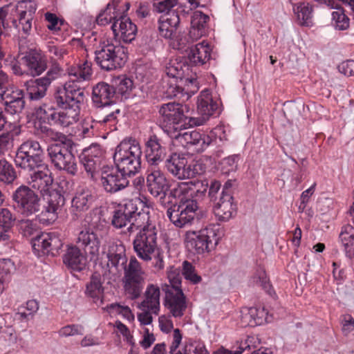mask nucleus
I'll return each instance as SVG.
<instances>
[{
  "label": "nucleus",
  "instance_id": "f257e3e1",
  "mask_svg": "<svg viewBox=\"0 0 354 354\" xmlns=\"http://www.w3.org/2000/svg\"><path fill=\"white\" fill-rule=\"evenodd\" d=\"M68 75L70 80L63 87H58L53 96L54 103L62 110L57 111L53 106L46 103L35 106L32 115L36 120L47 122L50 126L59 125L64 127L79 120L80 106L84 100L85 95L84 89L78 86L77 82L91 78V66L86 62L81 66L71 68Z\"/></svg>",
  "mask_w": 354,
  "mask_h": 354
},
{
  "label": "nucleus",
  "instance_id": "f03ea898",
  "mask_svg": "<svg viewBox=\"0 0 354 354\" xmlns=\"http://www.w3.org/2000/svg\"><path fill=\"white\" fill-rule=\"evenodd\" d=\"M110 273L120 274L124 272L123 284L126 295L131 300L138 299L145 283V272L136 257L128 262L125 245L120 241H110L105 252Z\"/></svg>",
  "mask_w": 354,
  "mask_h": 354
},
{
  "label": "nucleus",
  "instance_id": "7ed1b4c3",
  "mask_svg": "<svg viewBox=\"0 0 354 354\" xmlns=\"http://www.w3.org/2000/svg\"><path fill=\"white\" fill-rule=\"evenodd\" d=\"M185 189V185L181 183L170 191L169 195L178 199L168 207L166 213L169 221L179 228L190 225L198 209L196 200L183 194Z\"/></svg>",
  "mask_w": 354,
  "mask_h": 354
},
{
  "label": "nucleus",
  "instance_id": "20e7f679",
  "mask_svg": "<svg viewBox=\"0 0 354 354\" xmlns=\"http://www.w3.org/2000/svg\"><path fill=\"white\" fill-rule=\"evenodd\" d=\"M133 225L137 227L136 230H139L133 241V250L140 259L149 261L151 260V255L158 246L156 223L150 215L146 217L145 214H142L138 216Z\"/></svg>",
  "mask_w": 354,
  "mask_h": 354
},
{
  "label": "nucleus",
  "instance_id": "39448f33",
  "mask_svg": "<svg viewBox=\"0 0 354 354\" xmlns=\"http://www.w3.org/2000/svg\"><path fill=\"white\" fill-rule=\"evenodd\" d=\"M142 148L136 139L122 141L115 148L114 164L118 171L128 177L133 176L141 170Z\"/></svg>",
  "mask_w": 354,
  "mask_h": 354
},
{
  "label": "nucleus",
  "instance_id": "423d86ee",
  "mask_svg": "<svg viewBox=\"0 0 354 354\" xmlns=\"http://www.w3.org/2000/svg\"><path fill=\"white\" fill-rule=\"evenodd\" d=\"M188 112L186 106L176 102L162 104L159 108V122L161 129L171 138V135L187 129L193 124L197 125L195 119L186 115Z\"/></svg>",
  "mask_w": 354,
  "mask_h": 354
},
{
  "label": "nucleus",
  "instance_id": "0eeeda50",
  "mask_svg": "<svg viewBox=\"0 0 354 354\" xmlns=\"http://www.w3.org/2000/svg\"><path fill=\"white\" fill-rule=\"evenodd\" d=\"M94 54V62L105 71L121 68L128 59L127 48L118 42L101 41Z\"/></svg>",
  "mask_w": 354,
  "mask_h": 354
},
{
  "label": "nucleus",
  "instance_id": "6e6552de",
  "mask_svg": "<svg viewBox=\"0 0 354 354\" xmlns=\"http://www.w3.org/2000/svg\"><path fill=\"white\" fill-rule=\"evenodd\" d=\"M21 66H14V74L23 77H38L48 69V59L44 53L37 48L20 50L17 55Z\"/></svg>",
  "mask_w": 354,
  "mask_h": 354
},
{
  "label": "nucleus",
  "instance_id": "1a4fd4ad",
  "mask_svg": "<svg viewBox=\"0 0 354 354\" xmlns=\"http://www.w3.org/2000/svg\"><path fill=\"white\" fill-rule=\"evenodd\" d=\"M142 214L146 217L150 215L149 207L145 208L143 203L140 199L129 200L124 205H119L113 212L111 224L118 229L125 227L130 223L127 230L129 233L134 232L137 227L133 226L136 220Z\"/></svg>",
  "mask_w": 354,
  "mask_h": 354
},
{
  "label": "nucleus",
  "instance_id": "9d476101",
  "mask_svg": "<svg viewBox=\"0 0 354 354\" xmlns=\"http://www.w3.org/2000/svg\"><path fill=\"white\" fill-rule=\"evenodd\" d=\"M14 209L23 217L36 215L41 210V196L28 185L22 184L11 194Z\"/></svg>",
  "mask_w": 354,
  "mask_h": 354
},
{
  "label": "nucleus",
  "instance_id": "9b49d317",
  "mask_svg": "<svg viewBox=\"0 0 354 354\" xmlns=\"http://www.w3.org/2000/svg\"><path fill=\"white\" fill-rule=\"evenodd\" d=\"M14 162L21 170L41 165L46 162L44 149L38 141L27 140L17 148Z\"/></svg>",
  "mask_w": 354,
  "mask_h": 354
},
{
  "label": "nucleus",
  "instance_id": "f8f14e48",
  "mask_svg": "<svg viewBox=\"0 0 354 354\" xmlns=\"http://www.w3.org/2000/svg\"><path fill=\"white\" fill-rule=\"evenodd\" d=\"M71 148V145H67L64 141L50 145L47 151L51 163L57 170L75 176L77 173V165Z\"/></svg>",
  "mask_w": 354,
  "mask_h": 354
},
{
  "label": "nucleus",
  "instance_id": "ddd939ff",
  "mask_svg": "<svg viewBox=\"0 0 354 354\" xmlns=\"http://www.w3.org/2000/svg\"><path fill=\"white\" fill-rule=\"evenodd\" d=\"M165 165L171 174L180 180L193 178L196 174L204 171L201 164L189 165L187 159L183 154L177 153H171L166 159Z\"/></svg>",
  "mask_w": 354,
  "mask_h": 354
},
{
  "label": "nucleus",
  "instance_id": "4468645a",
  "mask_svg": "<svg viewBox=\"0 0 354 354\" xmlns=\"http://www.w3.org/2000/svg\"><path fill=\"white\" fill-rule=\"evenodd\" d=\"M104 154L105 151L100 144L92 143L84 148L79 156L81 165L93 181L97 180V174L104 160Z\"/></svg>",
  "mask_w": 354,
  "mask_h": 354
},
{
  "label": "nucleus",
  "instance_id": "2eb2a0df",
  "mask_svg": "<svg viewBox=\"0 0 354 354\" xmlns=\"http://www.w3.org/2000/svg\"><path fill=\"white\" fill-rule=\"evenodd\" d=\"M212 228H204L198 232L188 231L185 234V243L187 249L192 253L203 254L213 248V240L216 241Z\"/></svg>",
  "mask_w": 354,
  "mask_h": 354
},
{
  "label": "nucleus",
  "instance_id": "dca6fc26",
  "mask_svg": "<svg viewBox=\"0 0 354 354\" xmlns=\"http://www.w3.org/2000/svg\"><path fill=\"white\" fill-rule=\"evenodd\" d=\"M23 171L28 172L26 185L41 194H46L53 183V173L49 165L45 162L35 167H30Z\"/></svg>",
  "mask_w": 354,
  "mask_h": 354
},
{
  "label": "nucleus",
  "instance_id": "f3484780",
  "mask_svg": "<svg viewBox=\"0 0 354 354\" xmlns=\"http://www.w3.org/2000/svg\"><path fill=\"white\" fill-rule=\"evenodd\" d=\"M33 252L38 257L44 255L57 256L63 246V242L55 232L41 233L32 239Z\"/></svg>",
  "mask_w": 354,
  "mask_h": 354
},
{
  "label": "nucleus",
  "instance_id": "a211bd4d",
  "mask_svg": "<svg viewBox=\"0 0 354 354\" xmlns=\"http://www.w3.org/2000/svg\"><path fill=\"white\" fill-rule=\"evenodd\" d=\"M127 176L120 174L113 167L103 166L101 169L100 183L104 191L115 194L125 189L129 185Z\"/></svg>",
  "mask_w": 354,
  "mask_h": 354
},
{
  "label": "nucleus",
  "instance_id": "6ab92c4d",
  "mask_svg": "<svg viewBox=\"0 0 354 354\" xmlns=\"http://www.w3.org/2000/svg\"><path fill=\"white\" fill-rule=\"evenodd\" d=\"M171 138L184 148L192 149L197 153L204 151L212 142V138L209 136L196 130L183 133L179 131L176 134L171 135Z\"/></svg>",
  "mask_w": 354,
  "mask_h": 354
},
{
  "label": "nucleus",
  "instance_id": "aec40b11",
  "mask_svg": "<svg viewBox=\"0 0 354 354\" xmlns=\"http://www.w3.org/2000/svg\"><path fill=\"white\" fill-rule=\"evenodd\" d=\"M165 292L164 304L174 317H181L184 315L187 308V299L182 289L168 287L167 283L161 286Z\"/></svg>",
  "mask_w": 354,
  "mask_h": 354
},
{
  "label": "nucleus",
  "instance_id": "412c9836",
  "mask_svg": "<svg viewBox=\"0 0 354 354\" xmlns=\"http://www.w3.org/2000/svg\"><path fill=\"white\" fill-rule=\"evenodd\" d=\"M0 102L7 113L19 114L25 107L24 91L15 86L6 87L0 93Z\"/></svg>",
  "mask_w": 354,
  "mask_h": 354
},
{
  "label": "nucleus",
  "instance_id": "4be33fe9",
  "mask_svg": "<svg viewBox=\"0 0 354 354\" xmlns=\"http://www.w3.org/2000/svg\"><path fill=\"white\" fill-rule=\"evenodd\" d=\"M62 71L61 66L57 62H53L46 75L35 80L36 89L29 92L30 99L39 100L43 98L46 95L47 89L51 83L61 77Z\"/></svg>",
  "mask_w": 354,
  "mask_h": 354
},
{
  "label": "nucleus",
  "instance_id": "5701e85b",
  "mask_svg": "<svg viewBox=\"0 0 354 354\" xmlns=\"http://www.w3.org/2000/svg\"><path fill=\"white\" fill-rule=\"evenodd\" d=\"M146 185L148 192L154 197L163 199L169 190V181L165 175L156 167H149L147 171Z\"/></svg>",
  "mask_w": 354,
  "mask_h": 354
},
{
  "label": "nucleus",
  "instance_id": "b1692460",
  "mask_svg": "<svg viewBox=\"0 0 354 354\" xmlns=\"http://www.w3.org/2000/svg\"><path fill=\"white\" fill-rule=\"evenodd\" d=\"M118 95L114 86L105 82H100L93 86L91 100L97 108H102L115 104Z\"/></svg>",
  "mask_w": 354,
  "mask_h": 354
},
{
  "label": "nucleus",
  "instance_id": "393cba45",
  "mask_svg": "<svg viewBox=\"0 0 354 354\" xmlns=\"http://www.w3.org/2000/svg\"><path fill=\"white\" fill-rule=\"evenodd\" d=\"M95 201V196L86 187H79L71 199L70 213L73 221L77 220L90 209Z\"/></svg>",
  "mask_w": 354,
  "mask_h": 354
},
{
  "label": "nucleus",
  "instance_id": "a878e982",
  "mask_svg": "<svg viewBox=\"0 0 354 354\" xmlns=\"http://www.w3.org/2000/svg\"><path fill=\"white\" fill-rule=\"evenodd\" d=\"M145 158L149 167H156L162 162L167 154L162 140L156 134H151L145 143Z\"/></svg>",
  "mask_w": 354,
  "mask_h": 354
},
{
  "label": "nucleus",
  "instance_id": "bb28decb",
  "mask_svg": "<svg viewBox=\"0 0 354 354\" xmlns=\"http://www.w3.org/2000/svg\"><path fill=\"white\" fill-rule=\"evenodd\" d=\"M131 4L123 0H111L97 17L96 22L100 26L111 24L113 19H118L129 10Z\"/></svg>",
  "mask_w": 354,
  "mask_h": 354
},
{
  "label": "nucleus",
  "instance_id": "cd10ccee",
  "mask_svg": "<svg viewBox=\"0 0 354 354\" xmlns=\"http://www.w3.org/2000/svg\"><path fill=\"white\" fill-rule=\"evenodd\" d=\"M268 322V312L264 307H244L241 310L240 322L243 327H254Z\"/></svg>",
  "mask_w": 354,
  "mask_h": 354
},
{
  "label": "nucleus",
  "instance_id": "c85d7f7f",
  "mask_svg": "<svg viewBox=\"0 0 354 354\" xmlns=\"http://www.w3.org/2000/svg\"><path fill=\"white\" fill-rule=\"evenodd\" d=\"M64 204L65 198L59 192L51 193L49 195L47 205L39 216L40 222L46 225L53 223Z\"/></svg>",
  "mask_w": 354,
  "mask_h": 354
},
{
  "label": "nucleus",
  "instance_id": "c756f323",
  "mask_svg": "<svg viewBox=\"0 0 354 354\" xmlns=\"http://www.w3.org/2000/svg\"><path fill=\"white\" fill-rule=\"evenodd\" d=\"M213 212L220 222H227L233 218L237 212V205L233 196L224 194L220 196L219 200L212 205Z\"/></svg>",
  "mask_w": 354,
  "mask_h": 354
},
{
  "label": "nucleus",
  "instance_id": "7c9ffc66",
  "mask_svg": "<svg viewBox=\"0 0 354 354\" xmlns=\"http://www.w3.org/2000/svg\"><path fill=\"white\" fill-rule=\"evenodd\" d=\"M111 28L115 36H120L124 43H130L135 39L137 26L127 15H123L112 21Z\"/></svg>",
  "mask_w": 354,
  "mask_h": 354
},
{
  "label": "nucleus",
  "instance_id": "2f4dec72",
  "mask_svg": "<svg viewBox=\"0 0 354 354\" xmlns=\"http://www.w3.org/2000/svg\"><path fill=\"white\" fill-rule=\"evenodd\" d=\"M101 241L97 234L90 230L81 231L76 239V245L84 250L85 254L96 257L99 254Z\"/></svg>",
  "mask_w": 354,
  "mask_h": 354
},
{
  "label": "nucleus",
  "instance_id": "473e14b6",
  "mask_svg": "<svg viewBox=\"0 0 354 354\" xmlns=\"http://www.w3.org/2000/svg\"><path fill=\"white\" fill-rule=\"evenodd\" d=\"M85 253L77 245L68 246L63 256V263L66 266L76 272H81L86 268L87 258Z\"/></svg>",
  "mask_w": 354,
  "mask_h": 354
},
{
  "label": "nucleus",
  "instance_id": "72a5a7b5",
  "mask_svg": "<svg viewBox=\"0 0 354 354\" xmlns=\"http://www.w3.org/2000/svg\"><path fill=\"white\" fill-rule=\"evenodd\" d=\"M180 24V17L176 12L160 16L158 19V31L161 37L171 39Z\"/></svg>",
  "mask_w": 354,
  "mask_h": 354
},
{
  "label": "nucleus",
  "instance_id": "f704fd0d",
  "mask_svg": "<svg viewBox=\"0 0 354 354\" xmlns=\"http://www.w3.org/2000/svg\"><path fill=\"white\" fill-rule=\"evenodd\" d=\"M15 221L16 216L9 209L0 208V243L6 244L10 241Z\"/></svg>",
  "mask_w": 354,
  "mask_h": 354
},
{
  "label": "nucleus",
  "instance_id": "c9c22d12",
  "mask_svg": "<svg viewBox=\"0 0 354 354\" xmlns=\"http://www.w3.org/2000/svg\"><path fill=\"white\" fill-rule=\"evenodd\" d=\"M218 105L214 101L209 91H203L198 97L197 111L203 120H207L211 115L217 113Z\"/></svg>",
  "mask_w": 354,
  "mask_h": 354
},
{
  "label": "nucleus",
  "instance_id": "e433bc0d",
  "mask_svg": "<svg viewBox=\"0 0 354 354\" xmlns=\"http://www.w3.org/2000/svg\"><path fill=\"white\" fill-rule=\"evenodd\" d=\"M160 288L157 285L149 284L145 292V299L139 307L141 310H151L156 315L160 309Z\"/></svg>",
  "mask_w": 354,
  "mask_h": 354
},
{
  "label": "nucleus",
  "instance_id": "4c0bfd02",
  "mask_svg": "<svg viewBox=\"0 0 354 354\" xmlns=\"http://www.w3.org/2000/svg\"><path fill=\"white\" fill-rule=\"evenodd\" d=\"M104 277L98 272H93L90 277L89 281L86 284L85 294L97 302L103 297L104 288Z\"/></svg>",
  "mask_w": 354,
  "mask_h": 354
},
{
  "label": "nucleus",
  "instance_id": "58836bf2",
  "mask_svg": "<svg viewBox=\"0 0 354 354\" xmlns=\"http://www.w3.org/2000/svg\"><path fill=\"white\" fill-rule=\"evenodd\" d=\"M211 51L210 46L203 41L191 47L188 57L195 65H203L210 59Z\"/></svg>",
  "mask_w": 354,
  "mask_h": 354
},
{
  "label": "nucleus",
  "instance_id": "ea45409f",
  "mask_svg": "<svg viewBox=\"0 0 354 354\" xmlns=\"http://www.w3.org/2000/svg\"><path fill=\"white\" fill-rule=\"evenodd\" d=\"M299 24L310 26L313 24V7L308 3L302 2L295 4L292 8Z\"/></svg>",
  "mask_w": 354,
  "mask_h": 354
},
{
  "label": "nucleus",
  "instance_id": "a19ab883",
  "mask_svg": "<svg viewBox=\"0 0 354 354\" xmlns=\"http://www.w3.org/2000/svg\"><path fill=\"white\" fill-rule=\"evenodd\" d=\"M34 129L37 135L49 138L53 140L64 142L66 141L67 136L62 133L55 131L50 127L47 122H43L41 120H36L34 122Z\"/></svg>",
  "mask_w": 354,
  "mask_h": 354
},
{
  "label": "nucleus",
  "instance_id": "79ce46f5",
  "mask_svg": "<svg viewBox=\"0 0 354 354\" xmlns=\"http://www.w3.org/2000/svg\"><path fill=\"white\" fill-rule=\"evenodd\" d=\"M179 81L170 79L168 77H162L161 80V91L165 97L173 98L183 96L182 86Z\"/></svg>",
  "mask_w": 354,
  "mask_h": 354
},
{
  "label": "nucleus",
  "instance_id": "37998d69",
  "mask_svg": "<svg viewBox=\"0 0 354 354\" xmlns=\"http://www.w3.org/2000/svg\"><path fill=\"white\" fill-rule=\"evenodd\" d=\"M209 20V17L204 14L201 11H196L192 16L191 21L192 29L190 34H196L197 32V37H200L205 32V28Z\"/></svg>",
  "mask_w": 354,
  "mask_h": 354
},
{
  "label": "nucleus",
  "instance_id": "c03bdc74",
  "mask_svg": "<svg viewBox=\"0 0 354 354\" xmlns=\"http://www.w3.org/2000/svg\"><path fill=\"white\" fill-rule=\"evenodd\" d=\"M252 281L260 286L270 297H274L276 296V292L264 269L259 268L256 270L252 277Z\"/></svg>",
  "mask_w": 354,
  "mask_h": 354
},
{
  "label": "nucleus",
  "instance_id": "a18cd8bd",
  "mask_svg": "<svg viewBox=\"0 0 354 354\" xmlns=\"http://www.w3.org/2000/svg\"><path fill=\"white\" fill-rule=\"evenodd\" d=\"M17 178L14 166L6 158L0 159V182L10 185Z\"/></svg>",
  "mask_w": 354,
  "mask_h": 354
},
{
  "label": "nucleus",
  "instance_id": "49530a36",
  "mask_svg": "<svg viewBox=\"0 0 354 354\" xmlns=\"http://www.w3.org/2000/svg\"><path fill=\"white\" fill-rule=\"evenodd\" d=\"M17 13L18 19H13L12 24L16 28H19V25H21L22 31L25 34H29L32 28V17L28 15L27 10H15Z\"/></svg>",
  "mask_w": 354,
  "mask_h": 354
},
{
  "label": "nucleus",
  "instance_id": "de8ad7c7",
  "mask_svg": "<svg viewBox=\"0 0 354 354\" xmlns=\"http://www.w3.org/2000/svg\"><path fill=\"white\" fill-rule=\"evenodd\" d=\"M183 65L184 64L183 63L170 62L165 67V75L164 77H168L170 79H175L177 81L179 80V82L183 83L185 74Z\"/></svg>",
  "mask_w": 354,
  "mask_h": 354
},
{
  "label": "nucleus",
  "instance_id": "09e8293b",
  "mask_svg": "<svg viewBox=\"0 0 354 354\" xmlns=\"http://www.w3.org/2000/svg\"><path fill=\"white\" fill-rule=\"evenodd\" d=\"M15 263L9 258H0V291L3 290V283L8 279L9 274L15 270Z\"/></svg>",
  "mask_w": 354,
  "mask_h": 354
},
{
  "label": "nucleus",
  "instance_id": "8fccbe9b",
  "mask_svg": "<svg viewBox=\"0 0 354 354\" xmlns=\"http://www.w3.org/2000/svg\"><path fill=\"white\" fill-rule=\"evenodd\" d=\"M239 159V154H233L223 158L219 162L221 171L224 174H229L230 172L236 171Z\"/></svg>",
  "mask_w": 354,
  "mask_h": 354
},
{
  "label": "nucleus",
  "instance_id": "3c124183",
  "mask_svg": "<svg viewBox=\"0 0 354 354\" xmlns=\"http://www.w3.org/2000/svg\"><path fill=\"white\" fill-rule=\"evenodd\" d=\"M19 233L25 237H30L33 235H38L39 227L37 224L30 219H21L18 224Z\"/></svg>",
  "mask_w": 354,
  "mask_h": 354
},
{
  "label": "nucleus",
  "instance_id": "603ef678",
  "mask_svg": "<svg viewBox=\"0 0 354 354\" xmlns=\"http://www.w3.org/2000/svg\"><path fill=\"white\" fill-rule=\"evenodd\" d=\"M333 26L339 30H346L349 27V18L345 15L342 8H337L332 12Z\"/></svg>",
  "mask_w": 354,
  "mask_h": 354
},
{
  "label": "nucleus",
  "instance_id": "864d4df0",
  "mask_svg": "<svg viewBox=\"0 0 354 354\" xmlns=\"http://www.w3.org/2000/svg\"><path fill=\"white\" fill-rule=\"evenodd\" d=\"M100 125V121H97L91 117L84 119L81 123V133L84 138H90L94 136L95 129Z\"/></svg>",
  "mask_w": 354,
  "mask_h": 354
},
{
  "label": "nucleus",
  "instance_id": "5fc2aeb1",
  "mask_svg": "<svg viewBox=\"0 0 354 354\" xmlns=\"http://www.w3.org/2000/svg\"><path fill=\"white\" fill-rule=\"evenodd\" d=\"M182 274L193 284H198L202 280L201 277L196 273L195 267L187 261L183 263Z\"/></svg>",
  "mask_w": 354,
  "mask_h": 354
},
{
  "label": "nucleus",
  "instance_id": "6e6d98bb",
  "mask_svg": "<svg viewBox=\"0 0 354 354\" xmlns=\"http://www.w3.org/2000/svg\"><path fill=\"white\" fill-rule=\"evenodd\" d=\"M178 0H154L153 1V11L157 13L167 15L171 13V9L178 4Z\"/></svg>",
  "mask_w": 354,
  "mask_h": 354
},
{
  "label": "nucleus",
  "instance_id": "4d7b16f0",
  "mask_svg": "<svg viewBox=\"0 0 354 354\" xmlns=\"http://www.w3.org/2000/svg\"><path fill=\"white\" fill-rule=\"evenodd\" d=\"M180 84H184V87H182L183 96L186 94L187 97H189L199 89L198 82L196 78H183V82Z\"/></svg>",
  "mask_w": 354,
  "mask_h": 354
},
{
  "label": "nucleus",
  "instance_id": "13d9d810",
  "mask_svg": "<svg viewBox=\"0 0 354 354\" xmlns=\"http://www.w3.org/2000/svg\"><path fill=\"white\" fill-rule=\"evenodd\" d=\"M221 187L220 181L211 180L208 187L207 197L212 205L219 200L221 192Z\"/></svg>",
  "mask_w": 354,
  "mask_h": 354
},
{
  "label": "nucleus",
  "instance_id": "bf43d9fd",
  "mask_svg": "<svg viewBox=\"0 0 354 354\" xmlns=\"http://www.w3.org/2000/svg\"><path fill=\"white\" fill-rule=\"evenodd\" d=\"M83 327L79 324H68L62 327L58 330V335L61 337H67L76 335H82Z\"/></svg>",
  "mask_w": 354,
  "mask_h": 354
},
{
  "label": "nucleus",
  "instance_id": "052dcab7",
  "mask_svg": "<svg viewBox=\"0 0 354 354\" xmlns=\"http://www.w3.org/2000/svg\"><path fill=\"white\" fill-rule=\"evenodd\" d=\"M167 278L169 281V284H167L168 287H173L176 289L181 288V275L179 270L171 268L167 272Z\"/></svg>",
  "mask_w": 354,
  "mask_h": 354
},
{
  "label": "nucleus",
  "instance_id": "680f3d73",
  "mask_svg": "<svg viewBox=\"0 0 354 354\" xmlns=\"http://www.w3.org/2000/svg\"><path fill=\"white\" fill-rule=\"evenodd\" d=\"M119 82L118 84L116 91L118 95V99L121 95H124L127 92L131 90L133 87V81L127 77H123L122 78L118 79Z\"/></svg>",
  "mask_w": 354,
  "mask_h": 354
},
{
  "label": "nucleus",
  "instance_id": "e2e57ef3",
  "mask_svg": "<svg viewBox=\"0 0 354 354\" xmlns=\"http://www.w3.org/2000/svg\"><path fill=\"white\" fill-rule=\"evenodd\" d=\"M45 20L48 22L47 28L50 30H59L64 21L59 19L57 16L51 12L45 14Z\"/></svg>",
  "mask_w": 354,
  "mask_h": 354
},
{
  "label": "nucleus",
  "instance_id": "0e129e2a",
  "mask_svg": "<svg viewBox=\"0 0 354 354\" xmlns=\"http://www.w3.org/2000/svg\"><path fill=\"white\" fill-rule=\"evenodd\" d=\"M36 8V4L31 0L19 1L15 6V10H27L28 15L31 17L35 13Z\"/></svg>",
  "mask_w": 354,
  "mask_h": 354
},
{
  "label": "nucleus",
  "instance_id": "69168bd1",
  "mask_svg": "<svg viewBox=\"0 0 354 354\" xmlns=\"http://www.w3.org/2000/svg\"><path fill=\"white\" fill-rule=\"evenodd\" d=\"M121 115L122 113L120 109L116 108L111 113H108L106 116H104L102 120H100V125L102 124H109L111 127H114L113 129H116L115 125L118 121V117Z\"/></svg>",
  "mask_w": 354,
  "mask_h": 354
},
{
  "label": "nucleus",
  "instance_id": "338daca9",
  "mask_svg": "<svg viewBox=\"0 0 354 354\" xmlns=\"http://www.w3.org/2000/svg\"><path fill=\"white\" fill-rule=\"evenodd\" d=\"M185 354H209L203 343L190 344L185 347Z\"/></svg>",
  "mask_w": 354,
  "mask_h": 354
},
{
  "label": "nucleus",
  "instance_id": "774afa93",
  "mask_svg": "<svg viewBox=\"0 0 354 354\" xmlns=\"http://www.w3.org/2000/svg\"><path fill=\"white\" fill-rule=\"evenodd\" d=\"M209 182L207 179L196 180L194 183L196 196L198 198L203 197L207 193Z\"/></svg>",
  "mask_w": 354,
  "mask_h": 354
}]
</instances>
